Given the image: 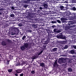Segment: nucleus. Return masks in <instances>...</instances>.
I'll return each instance as SVG.
<instances>
[{
    "label": "nucleus",
    "mask_w": 76,
    "mask_h": 76,
    "mask_svg": "<svg viewBox=\"0 0 76 76\" xmlns=\"http://www.w3.org/2000/svg\"><path fill=\"white\" fill-rule=\"evenodd\" d=\"M68 24L69 26H67L65 27L66 29L67 30H70V31H72V28H73L75 26V24L73 23V22L71 21H69V23Z\"/></svg>",
    "instance_id": "1"
},
{
    "label": "nucleus",
    "mask_w": 76,
    "mask_h": 76,
    "mask_svg": "<svg viewBox=\"0 0 76 76\" xmlns=\"http://www.w3.org/2000/svg\"><path fill=\"white\" fill-rule=\"evenodd\" d=\"M43 42H44V43H43L44 45H42V51H44L46 49V47L47 46V45H46V44H48V42L47 41H43Z\"/></svg>",
    "instance_id": "2"
},
{
    "label": "nucleus",
    "mask_w": 76,
    "mask_h": 76,
    "mask_svg": "<svg viewBox=\"0 0 76 76\" xmlns=\"http://www.w3.org/2000/svg\"><path fill=\"white\" fill-rule=\"evenodd\" d=\"M36 13L34 12H31L30 14L29 15V18H36Z\"/></svg>",
    "instance_id": "3"
},
{
    "label": "nucleus",
    "mask_w": 76,
    "mask_h": 76,
    "mask_svg": "<svg viewBox=\"0 0 76 76\" xmlns=\"http://www.w3.org/2000/svg\"><path fill=\"white\" fill-rule=\"evenodd\" d=\"M20 63L16 64L17 66H23L24 64H25L26 63L24 61H23V60L20 61Z\"/></svg>",
    "instance_id": "4"
},
{
    "label": "nucleus",
    "mask_w": 76,
    "mask_h": 76,
    "mask_svg": "<svg viewBox=\"0 0 76 76\" xmlns=\"http://www.w3.org/2000/svg\"><path fill=\"white\" fill-rule=\"evenodd\" d=\"M58 61H61L63 63H64L66 62V59L63 58H61L58 59Z\"/></svg>",
    "instance_id": "5"
},
{
    "label": "nucleus",
    "mask_w": 76,
    "mask_h": 76,
    "mask_svg": "<svg viewBox=\"0 0 76 76\" xmlns=\"http://www.w3.org/2000/svg\"><path fill=\"white\" fill-rule=\"evenodd\" d=\"M44 7H43V10H47L48 9V4L44 3L43 4Z\"/></svg>",
    "instance_id": "6"
},
{
    "label": "nucleus",
    "mask_w": 76,
    "mask_h": 76,
    "mask_svg": "<svg viewBox=\"0 0 76 76\" xmlns=\"http://www.w3.org/2000/svg\"><path fill=\"white\" fill-rule=\"evenodd\" d=\"M66 20H67L65 18H61V20L62 23H65V22H66Z\"/></svg>",
    "instance_id": "7"
},
{
    "label": "nucleus",
    "mask_w": 76,
    "mask_h": 76,
    "mask_svg": "<svg viewBox=\"0 0 76 76\" xmlns=\"http://www.w3.org/2000/svg\"><path fill=\"white\" fill-rule=\"evenodd\" d=\"M13 30H14V31H15L16 35H18V34H19V31L18 30V29H17L15 27H13Z\"/></svg>",
    "instance_id": "8"
},
{
    "label": "nucleus",
    "mask_w": 76,
    "mask_h": 76,
    "mask_svg": "<svg viewBox=\"0 0 76 76\" xmlns=\"http://www.w3.org/2000/svg\"><path fill=\"white\" fill-rule=\"evenodd\" d=\"M53 31L55 32V33H56V34H58L59 33V32H61V30H58L57 29H54Z\"/></svg>",
    "instance_id": "9"
},
{
    "label": "nucleus",
    "mask_w": 76,
    "mask_h": 76,
    "mask_svg": "<svg viewBox=\"0 0 76 76\" xmlns=\"http://www.w3.org/2000/svg\"><path fill=\"white\" fill-rule=\"evenodd\" d=\"M22 72V70L21 69H18L17 70H16V73H21Z\"/></svg>",
    "instance_id": "10"
},
{
    "label": "nucleus",
    "mask_w": 76,
    "mask_h": 76,
    "mask_svg": "<svg viewBox=\"0 0 76 76\" xmlns=\"http://www.w3.org/2000/svg\"><path fill=\"white\" fill-rule=\"evenodd\" d=\"M21 70H22V71H23V72H24V71L25 72L26 70H29V66L27 67L26 68L25 66H24L22 68V69H21Z\"/></svg>",
    "instance_id": "11"
},
{
    "label": "nucleus",
    "mask_w": 76,
    "mask_h": 76,
    "mask_svg": "<svg viewBox=\"0 0 76 76\" xmlns=\"http://www.w3.org/2000/svg\"><path fill=\"white\" fill-rule=\"evenodd\" d=\"M58 64H57V60H56L54 63L53 64V67H58Z\"/></svg>",
    "instance_id": "12"
},
{
    "label": "nucleus",
    "mask_w": 76,
    "mask_h": 76,
    "mask_svg": "<svg viewBox=\"0 0 76 76\" xmlns=\"http://www.w3.org/2000/svg\"><path fill=\"white\" fill-rule=\"evenodd\" d=\"M31 1V0H24L23 1V3H28Z\"/></svg>",
    "instance_id": "13"
},
{
    "label": "nucleus",
    "mask_w": 76,
    "mask_h": 76,
    "mask_svg": "<svg viewBox=\"0 0 76 76\" xmlns=\"http://www.w3.org/2000/svg\"><path fill=\"white\" fill-rule=\"evenodd\" d=\"M69 53L72 54H73L75 53V51L74 50H72L70 51H69Z\"/></svg>",
    "instance_id": "14"
},
{
    "label": "nucleus",
    "mask_w": 76,
    "mask_h": 76,
    "mask_svg": "<svg viewBox=\"0 0 76 76\" xmlns=\"http://www.w3.org/2000/svg\"><path fill=\"white\" fill-rule=\"evenodd\" d=\"M40 66H41L42 67H45V64L43 62H42V63H40L39 64Z\"/></svg>",
    "instance_id": "15"
},
{
    "label": "nucleus",
    "mask_w": 76,
    "mask_h": 76,
    "mask_svg": "<svg viewBox=\"0 0 76 76\" xmlns=\"http://www.w3.org/2000/svg\"><path fill=\"white\" fill-rule=\"evenodd\" d=\"M23 46L25 48H27L28 47V46H29V44L27 43H26L24 44Z\"/></svg>",
    "instance_id": "16"
},
{
    "label": "nucleus",
    "mask_w": 76,
    "mask_h": 76,
    "mask_svg": "<svg viewBox=\"0 0 76 76\" xmlns=\"http://www.w3.org/2000/svg\"><path fill=\"white\" fill-rule=\"evenodd\" d=\"M57 38H63V34H59L57 36Z\"/></svg>",
    "instance_id": "17"
},
{
    "label": "nucleus",
    "mask_w": 76,
    "mask_h": 76,
    "mask_svg": "<svg viewBox=\"0 0 76 76\" xmlns=\"http://www.w3.org/2000/svg\"><path fill=\"white\" fill-rule=\"evenodd\" d=\"M25 48H26L25 46H23L20 47V49L22 51H24L25 50Z\"/></svg>",
    "instance_id": "18"
},
{
    "label": "nucleus",
    "mask_w": 76,
    "mask_h": 76,
    "mask_svg": "<svg viewBox=\"0 0 76 76\" xmlns=\"http://www.w3.org/2000/svg\"><path fill=\"white\" fill-rule=\"evenodd\" d=\"M1 45L4 46H5L7 45V43L4 41H3L1 43Z\"/></svg>",
    "instance_id": "19"
},
{
    "label": "nucleus",
    "mask_w": 76,
    "mask_h": 76,
    "mask_svg": "<svg viewBox=\"0 0 76 76\" xmlns=\"http://www.w3.org/2000/svg\"><path fill=\"white\" fill-rule=\"evenodd\" d=\"M71 15V13L70 12L66 13V16H69Z\"/></svg>",
    "instance_id": "20"
},
{
    "label": "nucleus",
    "mask_w": 76,
    "mask_h": 76,
    "mask_svg": "<svg viewBox=\"0 0 76 76\" xmlns=\"http://www.w3.org/2000/svg\"><path fill=\"white\" fill-rule=\"evenodd\" d=\"M15 16V15L13 14H11L10 15V18H14Z\"/></svg>",
    "instance_id": "21"
},
{
    "label": "nucleus",
    "mask_w": 76,
    "mask_h": 76,
    "mask_svg": "<svg viewBox=\"0 0 76 76\" xmlns=\"http://www.w3.org/2000/svg\"><path fill=\"white\" fill-rule=\"evenodd\" d=\"M68 71L69 72H72V69L71 68H69L68 69Z\"/></svg>",
    "instance_id": "22"
},
{
    "label": "nucleus",
    "mask_w": 76,
    "mask_h": 76,
    "mask_svg": "<svg viewBox=\"0 0 76 76\" xmlns=\"http://www.w3.org/2000/svg\"><path fill=\"white\" fill-rule=\"evenodd\" d=\"M68 46H69V45H65V46L64 47V49H67V48H68Z\"/></svg>",
    "instance_id": "23"
},
{
    "label": "nucleus",
    "mask_w": 76,
    "mask_h": 76,
    "mask_svg": "<svg viewBox=\"0 0 76 76\" xmlns=\"http://www.w3.org/2000/svg\"><path fill=\"white\" fill-rule=\"evenodd\" d=\"M70 46H71V49H73V48H74L75 45H71Z\"/></svg>",
    "instance_id": "24"
},
{
    "label": "nucleus",
    "mask_w": 76,
    "mask_h": 76,
    "mask_svg": "<svg viewBox=\"0 0 76 76\" xmlns=\"http://www.w3.org/2000/svg\"><path fill=\"white\" fill-rule=\"evenodd\" d=\"M57 50V48H54L53 50V51L54 52V51H56Z\"/></svg>",
    "instance_id": "25"
},
{
    "label": "nucleus",
    "mask_w": 76,
    "mask_h": 76,
    "mask_svg": "<svg viewBox=\"0 0 76 76\" xmlns=\"http://www.w3.org/2000/svg\"><path fill=\"white\" fill-rule=\"evenodd\" d=\"M8 72H9V73H11V72H12V69H8Z\"/></svg>",
    "instance_id": "26"
},
{
    "label": "nucleus",
    "mask_w": 76,
    "mask_h": 76,
    "mask_svg": "<svg viewBox=\"0 0 76 76\" xmlns=\"http://www.w3.org/2000/svg\"><path fill=\"white\" fill-rule=\"evenodd\" d=\"M72 10H74V11H75L76 10V8L75 7H73L72 8Z\"/></svg>",
    "instance_id": "27"
},
{
    "label": "nucleus",
    "mask_w": 76,
    "mask_h": 76,
    "mask_svg": "<svg viewBox=\"0 0 76 76\" xmlns=\"http://www.w3.org/2000/svg\"><path fill=\"white\" fill-rule=\"evenodd\" d=\"M42 52H43V50H41L40 52H39V53L38 55H39L40 54H42Z\"/></svg>",
    "instance_id": "28"
},
{
    "label": "nucleus",
    "mask_w": 76,
    "mask_h": 76,
    "mask_svg": "<svg viewBox=\"0 0 76 76\" xmlns=\"http://www.w3.org/2000/svg\"><path fill=\"white\" fill-rule=\"evenodd\" d=\"M72 62V60L71 59H69L68 61V63L69 64H70V63H71Z\"/></svg>",
    "instance_id": "29"
},
{
    "label": "nucleus",
    "mask_w": 76,
    "mask_h": 76,
    "mask_svg": "<svg viewBox=\"0 0 76 76\" xmlns=\"http://www.w3.org/2000/svg\"><path fill=\"white\" fill-rule=\"evenodd\" d=\"M56 22H57L59 23H61V21H60V20H57Z\"/></svg>",
    "instance_id": "30"
},
{
    "label": "nucleus",
    "mask_w": 76,
    "mask_h": 76,
    "mask_svg": "<svg viewBox=\"0 0 76 76\" xmlns=\"http://www.w3.org/2000/svg\"><path fill=\"white\" fill-rule=\"evenodd\" d=\"M51 23H57V22L56 21H51Z\"/></svg>",
    "instance_id": "31"
},
{
    "label": "nucleus",
    "mask_w": 76,
    "mask_h": 76,
    "mask_svg": "<svg viewBox=\"0 0 76 76\" xmlns=\"http://www.w3.org/2000/svg\"><path fill=\"white\" fill-rule=\"evenodd\" d=\"M42 1H44L45 3H47L49 1V0H42Z\"/></svg>",
    "instance_id": "32"
},
{
    "label": "nucleus",
    "mask_w": 76,
    "mask_h": 76,
    "mask_svg": "<svg viewBox=\"0 0 76 76\" xmlns=\"http://www.w3.org/2000/svg\"><path fill=\"white\" fill-rule=\"evenodd\" d=\"M72 15H73V16H74V17L76 15V12H73L72 13Z\"/></svg>",
    "instance_id": "33"
},
{
    "label": "nucleus",
    "mask_w": 76,
    "mask_h": 76,
    "mask_svg": "<svg viewBox=\"0 0 76 76\" xmlns=\"http://www.w3.org/2000/svg\"><path fill=\"white\" fill-rule=\"evenodd\" d=\"M26 37V36H24L22 38V39H23V40H24L25 39Z\"/></svg>",
    "instance_id": "34"
},
{
    "label": "nucleus",
    "mask_w": 76,
    "mask_h": 76,
    "mask_svg": "<svg viewBox=\"0 0 76 76\" xmlns=\"http://www.w3.org/2000/svg\"><path fill=\"white\" fill-rule=\"evenodd\" d=\"M35 71L34 70L32 71L31 72V74H32V75H34V74H35Z\"/></svg>",
    "instance_id": "35"
},
{
    "label": "nucleus",
    "mask_w": 76,
    "mask_h": 76,
    "mask_svg": "<svg viewBox=\"0 0 76 76\" xmlns=\"http://www.w3.org/2000/svg\"><path fill=\"white\" fill-rule=\"evenodd\" d=\"M60 8L61 10H63L64 8V7L63 6H60Z\"/></svg>",
    "instance_id": "36"
},
{
    "label": "nucleus",
    "mask_w": 76,
    "mask_h": 76,
    "mask_svg": "<svg viewBox=\"0 0 76 76\" xmlns=\"http://www.w3.org/2000/svg\"><path fill=\"white\" fill-rule=\"evenodd\" d=\"M38 9L40 10H42V9H43V7H38Z\"/></svg>",
    "instance_id": "37"
},
{
    "label": "nucleus",
    "mask_w": 76,
    "mask_h": 76,
    "mask_svg": "<svg viewBox=\"0 0 76 76\" xmlns=\"http://www.w3.org/2000/svg\"><path fill=\"white\" fill-rule=\"evenodd\" d=\"M40 17V16H38L36 17V19L37 20H38V19H39V17Z\"/></svg>",
    "instance_id": "38"
},
{
    "label": "nucleus",
    "mask_w": 76,
    "mask_h": 76,
    "mask_svg": "<svg viewBox=\"0 0 76 76\" xmlns=\"http://www.w3.org/2000/svg\"><path fill=\"white\" fill-rule=\"evenodd\" d=\"M21 24L22 25V26H23L25 25V23L22 22L21 23Z\"/></svg>",
    "instance_id": "39"
},
{
    "label": "nucleus",
    "mask_w": 76,
    "mask_h": 76,
    "mask_svg": "<svg viewBox=\"0 0 76 76\" xmlns=\"http://www.w3.org/2000/svg\"><path fill=\"white\" fill-rule=\"evenodd\" d=\"M5 63H6L7 64H9V61H7L6 63V62H5Z\"/></svg>",
    "instance_id": "40"
},
{
    "label": "nucleus",
    "mask_w": 76,
    "mask_h": 76,
    "mask_svg": "<svg viewBox=\"0 0 76 76\" xmlns=\"http://www.w3.org/2000/svg\"><path fill=\"white\" fill-rule=\"evenodd\" d=\"M37 58V57H36V56H33L32 57V58L33 59H36V58Z\"/></svg>",
    "instance_id": "41"
},
{
    "label": "nucleus",
    "mask_w": 76,
    "mask_h": 76,
    "mask_svg": "<svg viewBox=\"0 0 76 76\" xmlns=\"http://www.w3.org/2000/svg\"><path fill=\"white\" fill-rule=\"evenodd\" d=\"M31 12H35V8H34L33 9H31Z\"/></svg>",
    "instance_id": "42"
},
{
    "label": "nucleus",
    "mask_w": 76,
    "mask_h": 76,
    "mask_svg": "<svg viewBox=\"0 0 76 76\" xmlns=\"http://www.w3.org/2000/svg\"><path fill=\"white\" fill-rule=\"evenodd\" d=\"M27 31L28 32H32V31L30 29L27 30Z\"/></svg>",
    "instance_id": "43"
},
{
    "label": "nucleus",
    "mask_w": 76,
    "mask_h": 76,
    "mask_svg": "<svg viewBox=\"0 0 76 76\" xmlns=\"http://www.w3.org/2000/svg\"><path fill=\"white\" fill-rule=\"evenodd\" d=\"M18 25L19 26H22L21 23H19Z\"/></svg>",
    "instance_id": "44"
},
{
    "label": "nucleus",
    "mask_w": 76,
    "mask_h": 76,
    "mask_svg": "<svg viewBox=\"0 0 76 76\" xmlns=\"http://www.w3.org/2000/svg\"><path fill=\"white\" fill-rule=\"evenodd\" d=\"M18 74H19V73H16L15 74V76H18Z\"/></svg>",
    "instance_id": "45"
},
{
    "label": "nucleus",
    "mask_w": 76,
    "mask_h": 76,
    "mask_svg": "<svg viewBox=\"0 0 76 76\" xmlns=\"http://www.w3.org/2000/svg\"><path fill=\"white\" fill-rule=\"evenodd\" d=\"M9 58H11L12 57V56L11 55H10L9 56Z\"/></svg>",
    "instance_id": "46"
},
{
    "label": "nucleus",
    "mask_w": 76,
    "mask_h": 76,
    "mask_svg": "<svg viewBox=\"0 0 76 76\" xmlns=\"http://www.w3.org/2000/svg\"><path fill=\"white\" fill-rule=\"evenodd\" d=\"M20 76H23V73L21 74L20 75Z\"/></svg>",
    "instance_id": "47"
},
{
    "label": "nucleus",
    "mask_w": 76,
    "mask_h": 76,
    "mask_svg": "<svg viewBox=\"0 0 76 76\" xmlns=\"http://www.w3.org/2000/svg\"><path fill=\"white\" fill-rule=\"evenodd\" d=\"M12 9V10H14V9H15V8L13 7H11Z\"/></svg>",
    "instance_id": "48"
},
{
    "label": "nucleus",
    "mask_w": 76,
    "mask_h": 76,
    "mask_svg": "<svg viewBox=\"0 0 76 76\" xmlns=\"http://www.w3.org/2000/svg\"><path fill=\"white\" fill-rule=\"evenodd\" d=\"M74 49H76V45H74Z\"/></svg>",
    "instance_id": "49"
},
{
    "label": "nucleus",
    "mask_w": 76,
    "mask_h": 76,
    "mask_svg": "<svg viewBox=\"0 0 76 76\" xmlns=\"http://www.w3.org/2000/svg\"><path fill=\"white\" fill-rule=\"evenodd\" d=\"M24 7H27L28 6H27V5H24Z\"/></svg>",
    "instance_id": "50"
},
{
    "label": "nucleus",
    "mask_w": 76,
    "mask_h": 76,
    "mask_svg": "<svg viewBox=\"0 0 76 76\" xmlns=\"http://www.w3.org/2000/svg\"><path fill=\"white\" fill-rule=\"evenodd\" d=\"M56 27V26H52V28H54V27Z\"/></svg>",
    "instance_id": "51"
},
{
    "label": "nucleus",
    "mask_w": 76,
    "mask_h": 76,
    "mask_svg": "<svg viewBox=\"0 0 76 76\" xmlns=\"http://www.w3.org/2000/svg\"><path fill=\"white\" fill-rule=\"evenodd\" d=\"M64 44H66V43L67 42V41H64Z\"/></svg>",
    "instance_id": "52"
},
{
    "label": "nucleus",
    "mask_w": 76,
    "mask_h": 76,
    "mask_svg": "<svg viewBox=\"0 0 76 76\" xmlns=\"http://www.w3.org/2000/svg\"><path fill=\"white\" fill-rule=\"evenodd\" d=\"M7 41L8 42H10V40L9 39H8L7 40Z\"/></svg>",
    "instance_id": "53"
},
{
    "label": "nucleus",
    "mask_w": 76,
    "mask_h": 76,
    "mask_svg": "<svg viewBox=\"0 0 76 76\" xmlns=\"http://www.w3.org/2000/svg\"><path fill=\"white\" fill-rule=\"evenodd\" d=\"M10 34H11V35H14V34H13V33H10Z\"/></svg>",
    "instance_id": "54"
},
{
    "label": "nucleus",
    "mask_w": 76,
    "mask_h": 76,
    "mask_svg": "<svg viewBox=\"0 0 76 76\" xmlns=\"http://www.w3.org/2000/svg\"><path fill=\"white\" fill-rule=\"evenodd\" d=\"M74 19H76V15L75 16V17H74Z\"/></svg>",
    "instance_id": "55"
},
{
    "label": "nucleus",
    "mask_w": 76,
    "mask_h": 76,
    "mask_svg": "<svg viewBox=\"0 0 76 76\" xmlns=\"http://www.w3.org/2000/svg\"><path fill=\"white\" fill-rule=\"evenodd\" d=\"M66 38L65 37H63V39H66Z\"/></svg>",
    "instance_id": "56"
},
{
    "label": "nucleus",
    "mask_w": 76,
    "mask_h": 76,
    "mask_svg": "<svg viewBox=\"0 0 76 76\" xmlns=\"http://www.w3.org/2000/svg\"><path fill=\"white\" fill-rule=\"evenodd\" d=\"M39 38H41V35H39Z\"/></svg>",
    "instance_id": "57"
},
{
    "label": "nucleus",
    "mask_w": 76,
    "mask_h": 76,
    "mask_svg": "<svg viewBox=\"0 0 76 76\" xmlns=\"http://www.w3.org/2000/svg\"><path fill=\"white\" fill-rule=\"evenodd\" d=\"M1 14H2L1 12H0V15H1Z\"/></svg>",
    "instance_id": "58"
},
{
    "label": "nucleus",
    "mask_w": 76,
    "mask_h": 76,
    "mask_svg": "<svg viewBox=\"0 0 76 76\" xmlns=\"http://www.w3.org/2000/svg\"><path fill=\"white\" fill-rule=\"evenodd\" d=\"M35 26V25H34V26Z\"/></svg>",
    "instance_id": "59"
},
{
    "label": "nucleus",
    "mask_w": 76,
    "mask_h": 76,
    "mask_svg": "<svg viewBox=\"0 0 76 76\" xmlns=\"http://www.w3.org/2000/svg\"><path fill=\"white\" fill-rule=\"evenodd\" d=\"M51 12V11H50V10L49 12Z\"/></svg>",
    "instance_id": "60"
},
{
    "label": "nucleus",
    "mask_w": 76,
    "mask_h": 76,
    "mask_svg": "<svg viewBox=\"0 0 76 76\" xmlns=\"http://www.w3.org/2000/svg\"><path fill=\"white\" fill-rule=\"evenodd\" d=\"M43 40H45V39H43Z\"/></svg>",
    "instance_id": "61"
},
{
    "label": "nucleus",
    "mask_w": 76,
    "mask_h": 76,
    "mask_svg": "<svg viewBox=\"0 0 76 76\" xmlns=\"http://www.w3.org/2000/svg\"><path fill=\"white\" fill-rule=\"evenodd\" d=\"M20 58V59H22V58Z\"/></svg>",
    "instance_id": "62"
},
{
    "label": "nucleus",
    "mask_w": 76,
    "mask_h": 76,
    "mask_svg": "<svg viewBox=\"0 0 76 76\" xmlns=\"http://www.w3.org/2000/svg\"><path fill=\"white\" fill-rule=\"evenodd\" d=\"M25 66H26V65H25Z\"/></svg>",
    "instance_id": "63"
},
{
    "label": "nucleus",
    "mask_w": 76,
    "mask_h": 76,
    "mask_svg": "<svg viewBox=\"0 0 76 76\" xmlns=\"http://www.w3.org/2000/svg\"><path fill=\"white\" fill-rule=\"evenodd\" d=\"M68 31H70V30H69Z\"/></svg>",
    "instance_id": "64"
}]
</instances>
